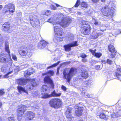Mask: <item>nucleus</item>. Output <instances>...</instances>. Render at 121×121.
<instances>
[{"label":"nucleus","mask_w":121,"mask_h":121,"mask_svg":"<svg viewBox=\"0 0 121 121\" xmlns=\"http://www.w3.org/2000/svg\"><path fill=\"white\" fill-rule=\"evenodd\" d=\"M64 17L62 14L59 15L57 18V20H58V24H59L63 28L67 27L72 21L69 18L67 17L63 19Z\"/></svg>","instance_id":"obj_1"},{"label":"nucleus","mask_w":121,"mask_h":121,"mask_svg":"<svg viewBox=\"0 0 121 121\" xmlns=\"http://www.w3.org/2000/svg\"><path fill=\"white\" fill-rule=\"evenodd\" d=\"M54 32L56 34L54 39V42H57L62 41V38L60 37V36H61L63 34L62 29L58 26H54Z\"/></svg>","instance_id":"obj_2"},{"label":"nucleus","mask_w":121,"mask_h":121,"mask_svg":"<svg viewBox=\"0 0 121 121\" xmlns=\"http://www.w3.org/2000/svg\"><path fill=\"white\" fill-rule=\"evenodd\" d=\"M77 72V69L74 68H71L68 73H67L66 71H64L63 74L64 78L67 80V81L69 82L71 78Z\"/></svg>","instance_id":"obj_3"},{"label":"nucleus","mask_w":121,"mask_h":121,"mask_svg":"<svg viewBox=\"0 0 121 121\" xmlns=\"http://www.w3.org/2000/svg\"><path fill=\"white\" fill-rule=\"evenodd\" d=\"M81 30L83 33L85 35H88L90 33L91 28L88 22L84 21L81 22Z\"/></svg>","instance_id":"obj_4"},{"label":"nucleus","mask_w":121,"mask_h":121,"mask_svg":"<svg viewBox=\"0 0 121 121\" xmlns=\"http://www.w3.org/2000/svg\"><path fill=\"white\" fill-rule=\"evenodd\" d=\"M8 55L5 54H2L0 55V62L11 66L12 63V60L7 58Z\"/></svg>","instance_id":"obj_5"},{"label":"nucleus","mask_w":121,"mask_h":121,"mask_svg":"<svg viewBox=\"0 0 121 121\" xmlns=\"http://www.w3.org/2000/svg\"><path fill=\"white\" fill-rule=\"evenodd\" d=\"M114 9L112 8L111 9L108 8V7H103L101 10L104 16H110L112 17L113 16V14L114 13Z\"/></svg>","instance_id":"obj_6"},{"label":"nucleus","mask_w":121,"mask_h":121,"mask_svg":"<svg viewBox=\"0 0 121 121\" xmlns=\"http://www.w3.org/2000/svg\"><path fill=\"white\" fill-rule=\"evenodd\" d=\"M50 105L55 108H58L61 106L62 104L61 100L58 98L52 99L49 101Z\"/></svg>","instance_id":"obj_7"},{"label":"nucleus","mask_w":121,"mask_h":121,"mask_svg":"<svg viewBox=\"0 0 121 121\" xmlns=\"http://www.w3.org/2000/svg\"><path fill=\"white\" fill-rule=\"evenodd\" d=\"M29 18L30 23L32 26H36L39 24V22L37 19L36 16L30 15H29Z\"/></svg>","instance_id":"obj_8"},{"label":"nucleus","mask_w":121,"mask_h":121,"mask_svg":"<svg viewBox=\"0 0 121 121\" xmlns=\"http://www.w3.org/2000/svg\"><path fill=\"white\" fill-rule=\"evenodd\" d=\"M78 45V44L77 43V42L75 41H73L69 44L64 45V47L65 51H69L71 50V47H75Z\"/></svg>","instance_id":"obj_9"},{"label":"nucleus","mask_w":121,"mask_h":121,"mask_svg":"<svg viewBox=\"0 0 121 121\" xmlns=\"http://www.w3.org/2000/svg\"><path fill=\"white\" fill-rule=\"evenodd\" d=\"M5 13L9 12V14L12 13L14 11V6L13 4H11L6 5L5 6Z\"/></svg>","instance_id":"obj_10"},{"label":"nucleus","mask_w":121,"mask_h":121,"mask_svg":"<svg viewBox=\"0 0 121 121\" xmlns=\"http://www.w3.org/2000/svg\"><path fill=\"white\" fill-rule=\"evenodd\" d=\"M72 108L69 107L68 108L65 113V114L68 120L71 121L73 120L74 118L72 115Z\"/></svg>","instance_id":"obj_11"},{"label":"nucleus","mask_w":121,"mask_h":121,"mask_svg":"<svg viewBox=\"0 0 121 121\" xmlns=\"http://www.w3.org/2000/svg\"><path fill=\"white\" fill-rule=\"evenodd\" d=\"M74 108L75 109H77V110H76L75 111L76 115L78 117L81 116L82 114V112L84 109V108L83 107H78L77 105H75Z\"/></svg>","instance_id":"obj_12"},{"label":"nucleus","mask_w":121,"mask_h":121,"mask_svg":"<svg viewBox=\"0 0 121 121\" xmlns=\"http://www.w3.org/2000/svg\"><path fill=\"white\" fill-rule=\"evenodd\" d=\"M26 110V107L23 105H21L19 106L17 110V113L20 115H23L24 112Z\"/></svg>","instance_id":"obj_13"},{"label":"nucleus","mask_w":121,"mask_h":121,"mask_svg":"<svg viewBox=\"0 0 121 121\" xmlns=\"http://www.w3.org/2000/svg\"><path fill=\"white\" fill-rule=\"evenodd\" d=\"M44 80L45 83L50 84L52 88H53L54 85L53 83V81L48 76H46L44 78Z\"/></svg>","instance_id":"obj_14"},{"label":"nucleus","mask_w":121,"mask_h":121,"mask_svg":"<svg viewBox=\"0 0 121 121\" xmlns=\"http://www.w3.org/2000/svg\"><path fill=\"white\" fill-rule=\"evenodd\" d=\"M108 49L109 51L111 52V57L113 58L115 57V54L116 52V51L115 50V48L113 46L111 45H109L108 46Z\"/></svg>","instance_id":"obj_15"},{"label":"nucleus","mask_w":121,"mask_h":121,"mask_svg":"<svg viewBox=\"0 0 121 121\" xmlns=\"http://www.w3.org/2000/svg\"><path fill=\"white\" fill-rule=\"evenodd\" d=\"M48 43L47 42L44 40L41 41L38 43V48L40 49H43L46 46Z\"/></svg>","instance_id":"obj_16"},{"label":"nucleus","mask_w":121,"mask_h":121,"mask_svg":"<svg viewBox=\"0 0 121 121\" xmlns=\"http://www.w3.org/2000/svg\"><path fill=\"white\" fill-rule=\"evenodd\" d=\"M89 51L92 53L93 55L97 58H99L102 55V54L101 53L96 52V50L95 49L94 50L90 49L89 50Z\"/></svg>","instance_id":"obj_17"},{"label":"nucleus","mask_w":121,"mask_h":121,"mask_svg":"<svg viewBox=\"0 0 121 121\" xmlns=\"http://www.w3.org/2000/svg\"><path fill=\"white\" fill-rule=\"evenodd\" d=\"M33 68H31L26 71L24 72V76L26 77H27L33 73Z\"/></svg>","instance_id":"obj_18"},{"label":"nucleus","mask_w":121,"mask_h":121,"mask_svg":"<svg viewBox=\"0 0 121 121\" xmlns=\"http://www.w3.org/2000/svg\"><path fill=\"white\" fill-rule=\"evenodd\" d=\"M10 24L9 22H5L2 26V30L5 32L7 31L9 29Z\"/></svg>","instance_id":"obj_19"},{"label":"nucleus","mask_w":121,"mask_h":121,"mask_svg":"<svg viewBox=\"0 0 121 121\" xmlns=\"http://www.w3.org/2000/svg\"><path fill=\"white\" fill-rule=\"evenodd\" d=\"M26 115L27 117L30 120L32 119L35 116V114L31 111L27 112Z\"/></svg>","instance_id":"obj_20"},{"label":"nucleus","mask_w":121,"mask_h":121,"mask_svg":"<svg viewBox=\"0 0 121 121\" xmlns=\"http://www.w3.org/2000/svg\"><path fill=\"white\" fill-rule=\"evenodd\" d=\"M19 54L21 56H24L28 54V51L26 49L19 50L18 51Z\"/></svg>","instance_id":"obj_21"},{"label":"nucleus","mask_w":121,"mask_h":121,"mask_svg":"<svg viewBox=\"0 0 121 121\" xmlns=\"http://www.w3.org/2000/svg\"><path fill=\"white\" fill-rule=\"evenodd\" d=\"M18 92L20 93H21L24 92L26 94H28V92L23 87L21 86H18L17 87Z\"/></svg>","instance_id":"obj_22"},{"label":"nucleus","mask_w":121,"mask_h":121,"mask_svg":"<svg viewBox=\"0 0 121 121\" xmlns=\"http://www.w3.org/2000/svg\"><path fill=\"white\" fill-rule=\"evenodd\" d=\"M80 74L82 77L84 78L87 77L88 75L87 72L85 70H82Z\"/></svg>","instance_id":"obj_23"},{"label":"nucleus","mask_w":121,"mask_h":121,"mask_svg":"<svg viewBox=\"0 0 121 121\" xmlns=\"http://www.w3.org/2000/svg\"><path fill=\"white\" fill-rule=\"evenodd\" d=\"M28 81V79H21L18 80V82L19 84L21 85H25Z\"/></svg>","instance_id":"obj_24"},{"label":"nucleus","mask_w":121,"mask_h":121,"mask_svg":"<svg viewBox=\"0 0 121 121\" xmlns=\"http://www.w3.org/2000/svg\"><path fill=\"white\" fill-rule=\"evenodd\" d=\"M121 112V110L118 112L112 113L111 114V117L112 118H116L121 116V115L120 114Z\"/></svg>","instance_id":"obj_25"},{"label":"nucleus","mask_w":121,"mask_h":121,"mask_svg":"<svg viewBox=\"0 0 121 121\" xmlns=\"http://www.w3.org/2000/svg\"><path fill=\"white\" fill-rule=\"evenodd\" d=\"M92 22L96 26H99V27H101V22H98L97 20L93 18L92 21Z\"/></svg>","instance_id":"obj_26"},{"label":"nucleus","mask_w":121,"mask_h":121,"mask_svg":"<svg viewBox=\"0 0 121 121\" xmlns=\"http://www.w3.org/2000/svg\"><path fill=\"white\" fill-rule=\"evenodd\" d=\"M61 95V93H59L58 94L54 90L52 93L50 95V97H58L60 96Z\"/></svg>","instance_id":"obj_27"},{"label":"nucleus","mask_w":121,"mask_h":121,"mask_svg":"<svg viewBox=\"0 0 121 121\" xmlns=\"http://www.w3.org/2000/svg\"><path fill=\"white\" fill-rule=\"evenodd\" d=\"M31 81V85L33 87L36 86L39 83V82L37 80H35L34 79H32Z\"/></svg>","instance_id":"obj_28"},{"label":"nucleus","mask_w":121,"mask_h":121,"mask_svg":"<svg viewBox=\"0 0 121 121\" xmlns=\"http://www.w3.org/2000/svg\"><path fill=\"white\" fill-rule=\"evenodd\" d=\"M82 95L86 98H91L92 97L91 95L89 94L86 92H83L82 91Z\"/></svg>","instance_id":"obj_29"},{"label":"nucleus","mask_w":121,"mask_h":121,"mask_svg":"<svg viewBox=\"0 0 121 121\" xmlns=\"http://www.w3.org/2000/svg\"><path fill=\"white\" fill-rule=\"evenodd\" d=\"M58 20H57L56 19V22H54V20L53 19V18L52 17L50 18L48 20V22L50 23H53V25L56 24H58L57 23L58 22Z\"/></svg>","instance_id":"obj_30"},{"label":"nucleus","mask_w":121,"mask_h":121,"mask_svg":"<svg viewBox=\"0 0 121 121\" xmlns=\"http://www.w3.org/2000/svg\"><path fill=\"white\" fill-rule=\"evenodd\" d=\"M54 73V72L51 70H50L47 73H44L42 74L43 76H44L45 75H48L51 76L53 75Z\"/></svg>","instance_id":"obj_31"},{"label":"nucleus","mask_w":121,"mask_h":121,"mask_svg":"<svg viewBox=\"0 0 121 121\" xmlns=\"http://www.w3.org/2000/svg\"><path fill=\"white\" fill-rule=\"evenodd\" d=\"M5 49L6 52L8 53L9 55L10 52L9 48V43L8 42H5Z\"/></svg>","instance_id":"obj_32"},{"label":"nucleus","mask_w":121,"mask_h":121,"mask_svg":"<svg viewBox=\"0 0 121 121\" xmlns=\"http://www.w3.org/2000/svg\"><path fill=\"white\" fill-rule=\"evenodd\" d=\"M81 8L83 9L87 7L88 5L85 2H83L81 3Z\"/></svg>","instance_id":"obj_33"},{"label":"nucleus","mask_w":121,"mask_h":121,"mask_svg":"<svg viewBox=\"0 0 121 121\" xmlns=\"http://www.w3.org/2000/svg\"><path fill=\"white\" fill-rule=\"evenodd\" d=\"M97 117L98 118H103L105 119L106 118L105 115L103 113H101L99 115L97 114Z\"/></svg>","instance_id":"obj_34"},{"label":"nucleus","mask_w":121,"mask_h":121,"mask_svg":"<svg viewBox=\"0 0 121 121\" xmlns=\"http://www.w3.org/2000/svg\"><path fill=\"white\" fill-rule=\"evenodd\" d=\"M98 37V33H95L94 35L91 36V38L92 39H97Z\"/></svg>","instance_id":"obj_35"},{"label":"nucleus","mask_w":121,"mask_h":121,"mask_svg":"<svg viewBox=\"0 0 121 121\" xmlns=\"http://www.w3.org/2000/svg\"><path fill=\"white\" fill-rule=\"evenodd\" d=\"M60 61H59L57 63L54 64L51 66L48 67L47 68V69H48L50 68H52L53 67L56 66L60 63Z\"/></svg>","instance_id":"obj_36"},{"label":"nucleus","mask_w":121,"mask_h":121,"mask_svg":"<svg viewBox=\"0 0 121 121\" xmlns=\"http://www.w3.org/2000/svg\"><path fill=\"white\" fill-rule=\"evenodd\" d=\"M47 89V87L46 85H43L42 86V87L41 88V91L44 92L46 91Z\"/></svg>","instance_id":"obj_37"},{"label":"nucleus","mask_w":121,"mask_h":121,"mask_svg":"<svg viewBox=\"0 0 121 121\" xmlns=\"http://www.w3.org/2000/svg\"><path fill=\"white\" fill-rule=\"evenodd\" d=\"M11 68H9V70L10 71L7 74L4 76V78H8L9 77L8 76V75L12 73L13 72V71L12 70H11Z\"/></svg>","instance_id":"obj_38"},{"label":"nucleus","mask_w":121,"mask_h":121,"mask_svg":"<svg viewBox=\"0 0 121 121\" xmlns=\"http://www.w3.org/2000/svg\"><path fill=\"white\" fill-rule=\"evenodd\" d=\"M19 71V67L18 66H16L14 69V72L15 73H16L18 72Z\"/></svg>","instance_id":"obj_39"},{"label":"nucleus","mask_w":121,"mask_h":121,"mask_svg":"<svg viewBox=\"0 0 121 121\" xmlns=\"http://www.w3.org/2000/svg\"><path fill=\"white\" fill-rule=\"evenodd\" d=\"M42 97L43 98L46 99L50 97V95H48L47 94H45Z\"/></svg>","instance_id":"obj_40"},{"label":"nucleus","mask_w":121,"mask_h":121,"mask_svg":"<svg viewBox=\"0 0 121 121\" xmlns=\"http://www.w3.org/2000/svg\"><path fill=\"white\" fill-rule=\"evenodd\" d=\"M115 74L116 76L120 80L121 78V75L120 74L117 72H116Z\"/></svg>","instance_id":"obj_41"},{"label":"nucleus","mask_w":121,"mask_h":121,"mask_svg":"<svg viewBox=\"0 0 121 121\" xmlns=\"http://www.w3.org/2000/svg\"><path fill=\"white\" fill-rule=\"evenodd\" d=\"M113 61L109 59H107V63L108 64L111 65L112 64Z\"/></svg>","instance_id":"obj_42"},{"label":"nucleus","mask_w":121,"mask_h":121,"mask_svg":"<svg viewBox=\"0 0 121 121\" xmlns=\"http://www.w3.org/2000/svg\"><path fill=\"white\" fill-rule=\"evenodd\" d=\"M17 114V119L18 121H20L22 118V116L23 115H20V114Z\"/></svg>","instance_id":"obj_43"},{"label":"nucleus","mask_w":121,"mask_h":121,"mask_svg":"<svg viewBox=\"0 0 121 121\" xmlns=\"http://www.w3.org/2000/svg\"><path fill=\"white\" fill-rule=\"evenodd\" d=\"M51 11L49 10H47L45 12V15L47 16H48L50 15L51 13Z\"/></svg>","instance_id":"obj_44"},{"label":"nucleus","mask_w":121,"mask_h":121,"mask_svg":"<svg viewBox=\"0 0 121 121\" xmlns=\"http://www.w3.org/2000/svg\"><path fill=\"white\" fill-rule=\"evenodd\" d=\"M8 121H15L13 117H10L8 118Z\"/></svg>","instance_id":"obj_45"},{"label":"nucleus","mask_w":121,"mask_h":121,"mask_svg":"<svg viewBox=\"0 0 121 121\" xmlns=\"http://www.w3.org/2000/svg\"><path fill=\"white\" fill-rule=\"evenodd\" d=\"M93 82L91 80H88L86 82V83L88 86L90 84H91Z\"/></svg>","instance_id":"obj_46"},{"label":"nucleus","mask_w":121,"mask_h":121,"mask_svg":"<svg viewBox=\"0 0 121 121\" xmlns=\"http://www.w3.org/2000/svg\"><path fill=\"white\" fill-rule=\"evenodd\" d=\"M98 61H97L92 60L90 62V63L91 65H92L94 64H95L97 63Z\"/></svg>","instance_id":"obj_47"},{"label":"nucleus","mask_w":121,"mask_h":121,"mask_svg":"<svg viewBox=\"0 0 121 121\" xmlns=\"http://www.w3.org/2000/svg\"><path fill=\"white\" fill-rule=\"evenodd\" d=\"M80 56L82 58H84L86 57V55L84 53H81L80 54Z\"/></svg>","instance_id":"obj_48"},{"label":"nucleus","mask_w":121,"mask_h":121,"mask_svg":"<svg viewBox=\"0 0 121 121\" xmlns=\"http://www.w3.org/2000/svg\"><path fill=\"white\" fill-rule=\"evenodd\" d=\"M80 4V1L79 0H78L74 5L75 7H78Z\"/></svg>","instance_id":"obj_49"},{"label":"nucleus","mask_w":121,"mask_h":121,"mask_svg":"<svg viewBox=\"0 0 121 121\" xmlns=\"http://www.w3.org/2000/svg\"><path fill=\"white\" fill-rule=\"evenodd\" d=\"M51 9L53 10H55L56 9V7L53 5H52L51 6Z\"/></svg>","instance_id":"obj_50"},{"label":"nucleus","mask_w":121,"mask_h":121,"mask_svg":"<svg viewBox=\"0 0 121 121\" xmlns=\"http://www.w3.org/2000/svg\"><path fill=\"white\" fill-rule=\"evenodd\" d=\"M4 90H0V96L4 95Z\"/></svg>","instance_id":"obj_51"},{"label":"nucleus","mask_w":121,"mask_h":121,"mask_svg":"<svg viewBox=\"0 0 121 121\" xmlns=\"http://www.w3.org/2000/svg\"><path fill=\"white\" fill-rule=\"evenodd\" d=\"M61 88L64 91H66L67 89L66 87L63 85H62L61 86Z\"/></svg>","instance_id":"obj_52"},{"label":"nucleus","mask_w":121,"mask_h":121,"mask_svg":"<svg viewBox=\"0 0 121 121\" xmlns=\"http://www.w3.org/2000/svg\"><path fill=\"white\" fill-rule=\"evenodd\" d=\"M95 68L97 70L100 69H101L100 66L98 65H96L95 66Z\"/></svg>","instance_id":"obj_53"},{"label":"nucleus","mask_w":121,"mask_h":121,"mask_svg":"<svg viewBox=\"0 0 121 121\" xmlns=\"http://www.w3.org/2000/svg\"><path fill=\"white\" fill-rule=\"evenodd\" d=\"M12 57L13 59L14 60H15L16 61L17 60V57L16 56L13 54L12 55Z\"/></svg>","instance_id":"obj_54"},{"label":"nucleus","mask_w":121,"mask_h":121,"mask_svg":"<svg viewBox=\"0 0 121 121\" xmlns=\"http://www.w3.org/2000/svg\"><path fill=\"white\" fill-rule=\"evenodd\" d=\"M82 61L84 63H85L86 62H87V60L86 59L84 58H83L82 60Z\"/></svg>","instance_id":"obj_55"},{"label":"nucleus","mask_w":121,"mask_h":121,"mask_svg":"<svg viewBox=\"0 0 121 121\" xmlns=\"http://www.w3.org/2000/svg\"><path fill=\"white\" fill-rule=\"evenodd\" d=\"M116 72L121 73V68H119L117 69Z\"/></svg>","instance_id":"obj_56"},{"label":"nucleus","mask_w":121,"mask_h":121,"mask_svg":"<svg viewBox=\"0 0 121 121\" xmlns=\"http://www.w3.org/2000/svg\"><path fill=\"white\" fill-rule=\"evenodd\" d=\"M101 62L102 63H103L104 64H106V63H107V60L106 61L104 60H101Z\"/></svg>","instance_id":"obj_57"},{"label":"nucleus","mask_w":121,"mask_h":121,"mask_svg":"<svg viewBox=\"0 0 121 121\" xmlns=\"http://www.w3.org/2000/svg\"><path fill=\"white\" fill-rule=\"evenodd\" d=\"M56 6L57 7H58L59 6L60 7V8L59 9H62V6L59 5L58 4H56Z\"/></svg>","instance_id":"obj_58"},{"label":"nucleus","mask_w":121,"mask_h":121,"mask_svg":"<svg viewBox=\"0 0 121 121\" xmlns=\"http://www.w3.org/2000/svg\"><path fill=\"white\" fill-rule=\"evenodd\" d=\"M69 38H70V37H69V38H68V40H72L73 39V36L71 37V38L70 39H69Z\"/></svg>","instance_id":"obj_59"},{"label":"nucleus","mask_w":121,"mask_h":121,"mask_svg":"<svg viewBox=\"0 0 121 121\" xmlns=\"http://www.w3.org/2000/svg\"><path fill=\"white\" fill-rule=\"evenodd\" d=\"M60 69V67H59V68H57V73H56V74H59V70Z\"/></svg>","instance_id":"obj_60"},{"label":"nucleus","mask_w":121,"mask_h":121,"mask_svg":"<svg viewBox=\"0 0 121 121\" xmlns=\"http://www.w3.org/2000/svg\"><path fill=\"white\" fill-rule=\"evenodd\" d=\"M98 36H101L103 34V33H98Z\"/></svg>","instance_id":"obj_61"},{"label":"nucleus","mask_w":121,"mask_h":121,"mask_svg":"<svg viewBox=\"0 0 121 121\" xmlns=\"http://www.w3.org/2000/svg\"><path fill=\"white\" fill-rule=\"evenodd\" d=\"M0 41H2V40H3V38L1 36V35L0 34Z\"/></svg>","instance_id":"obj_62"},{"label":"nucleus","mask_w":121,"mask_h":121,"mask_svg":"<svg viewBox=\"0 0 121 121\" xmlns=\"http://www.w3.org/2000/svg\"><path fill=\"white\" fill-rule=\"evenodd\" d=\"M99 0H92V2L94 3H96Z\"/></svg>","instance_id":"obj_63"},{"label":"nucleus","mask_w":121,"mask_h":121,"mask_svg":"<svg viewBox=\"0 0 121 121\" xmlns=\"http://www.w3.org/2000/svg\"><path fill=\"white\" fill-rule=\"evenodd\" d=\"M45 12H46L45 11H43L42 12V14L43 15H45Z\"/></svg>","instance_id":"obj_64"}]
</instances>
